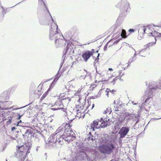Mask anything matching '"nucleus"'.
<instances>
[{
  "label": "nucleus",
  "instance_id": "nucleus-42",
  "mask_svg": "<svg viewBox=\"0 0 161 161\" xmlns=\"http://www.w3.org/2000/svg\"><path fill=\"white\" fill-rule=\"evenodd\" d=\"M12 117H10V118H9L8 120L7 121L6 124L7 125H9L11 123L12 120L13 119Z\"/></svg>",
  "mask_w": 161,
  "mask_h": 161
},
{
  "label": "nucleus",
  "instance_id": "nucleus-2",
  "mask_svg": "<svg viewBox=\"0 0 161 161\" xmlns=\"http://www.w3.org/2000/svg\"><path fill=\"white\" fill-rule=\"evenodd\" d=\"M130 4L126 0H122L121 3H119L116 6L120 9L121 14H120L117 21L120 22L123 20L127 12L130 10Z\"/></svg>",
  "mask_w": 161,
  "mask_h": 161
},
{
  "label": "nucleus",
  "instance_id": "nucleus-9",
  "mask_svg": "<svg viewBox=\"0 0 161 161\" xmlns=\"http://www.w3.org/2000/svg\"><path fill=\"white\" fill-rule=\"evenodd\" d=\"M68 52H69V53L70 55L72 54V55H73L72 54L74 53V50L71 44H70L69 43L67 42V45L63 53L62 58H64V56H65Z\"/></svg>",
  "mask_w": 161,
  "mask_h": 161
},
{
  "label": "nucleus",
  "instance_id": "nucleus-7",
  "mask_svg": "<svg viewBox=\"0 0 161 161\" xmlns=\"http://www.w3.org/2000/svg\"><path fill=\"white\" fill-rule=\"evenodd\" d=\"M9 92L8 91H4L0 95V103H2V105H5L6 100L9 99Z\"/></svg>",
  "mask_w": 161,
  "mask_h": 161
},
{
  "label": "nucleus",
  "instance_id": "nucleus-12",
  "mask_svg": "<svg viewBox=\"0 0 161 161\" xmlns=\"http://www.w3.org/2000/svg\"><path fill=\"white\" fill-rule=\"evenodd\" d=\"M148 36L152 39H156V38H159L161 41V33L158 32L155 30L148 33Z\"/></svg>",
  "mask_w": 161,
  "mask_h": 161
},
{
  "label": "nucleus",
  "instance_id": "nucleus-57",
  "mask_svg": "<svg viewBox=\"0 0 161 161\" xmlns=\"http://www.w3.org/2000/svg\"><path fill=\"white\" fill-rule=\"evenodd\" d=\"M16 87H17V86L16 85H14V86H13L12 87L11 91H12V90L14 91L16 89Z\"/></svg>",
  "mask_w": 161,
  "mask_h": 161
},
{
  "label": "nucleus",
  "instance_id": "nucleus-17",
  "mask_svg": "<svg viewBox=\"0 0 161 161\" xmlns=\"http://www.w3.org/2000/svg\"><path fill=\"white\" fill-rule=\"evenodd\" d=\"M17 153L19 154V155H21L22 156L24 154L25 150L26 149V147H25L24 145L17 146Z\"/></svg>",
  "mask_w": 161,
  "mask_h": 161
},
{
  "label": "nucleus",
  "instance_id": "nucleus-58",
  "mask_svg": "<svg viewBox=\"0 0 161 161\" xmlns=\"http://www.w3.org/2000/svg\"><path fill=\"white\" fill-rule=\"evenodd\" d=\"M10 113V115H12V114H13V115H14V113H13V112H10L9 111H8L7 112V114L8 115V114L9 115V113Z\"/></svg>",
  "mask_w": 161,
  "mask_h": 161
},
{
  "label": "nucleus",
  "instance_id": "nucleus-21",
  "mask_svg": "<svg viewBox=\"0 0 161 161\" xmlns=\"http://www.w3.org/2000/svg\"><path fill=\"white\" fill-rule=\"evenodd\" d=\"M71 31L69 30L67 31L65 33V36L67 40H68L69 41L71 39L72 37L73 36V34L71 33Z\"/></svg>",
  "mask_w": 161,
  "mask_h": 161
},
{
  "label": "nucleus",
  "instance_id": "nucleus-20",
  "mask_svg": "<svg viewBox=\"0 0 161 161\" xmlns=\"http://www.w3.org/2000/svg\"><path fill=\"white\" fill-rule=\"evenodd\" d=\"M57 134H55L51 135L49 138V142H53L55 143L57 142Z\"/></svg>",
  "mask_w": 161,
  "mask_h": 161
},
{
  "label": "nucleus",
  "instance_id": "nucleus-41",
  "mask_svg": "<svg viewBox=\"0 0 161 161\" xmlns=\"http://www.w3.org/2000/svg\"><path fill=\"white\" fill-rule=\"evenodd\" d=\"M69 132H70V133H71V135L72 136V138H76L74 132L71 129L70 130V131H69Z\"/></svg>",
  "mask_w": 161,
  "mask_h": 161
},
{
  "label": "nucleus",
  "instance_id": "nucleus-56",
  "mask_svg": "<svg viewBox=\"0 0 161 161\" xmlns=\"http://www.w3.org/2000/svg\"><path fill=\"white\" fill-rule=\"evenodd\" d=\"M128 31L130 33L133 32L135 31V29H130Z\"/></svg>",
  "mask_w": 161,
  "mask_h": 161
},
{
  "label": "nucleus",
  "instance_id": "nucleus-25",
  "mask_svg": "<svg viewBox=\"0 0 161 161\" xmlns=\"http://www.w3.org/2000/svg\"><path fill=\"white\" fill-rule=\"evenodd\" d=\"M63 125H64V132H69L70 130L71 129V126L69 125V123H66L64 125V124Z\"/></svg>",
  "mask_w": 161,
  "mask_h": 161
},
{
  "label": "nucleus",
  "instance_id": "nucleus-52",
  "mask_svg": "<svg viewBox=\"0 0 161 161\" xmlns=\"http://www.w3.org/2000/svg\"><path fill=\"white\" fill-rule=\"evenodd\" d=\"M1 7L2 9V10L3 14V15L4 14H5L6 13V12L5 11L4 8L3 7V6H2Z\"/></svg>",
  "mask_w": 161,
  "mask_h": 161
},
{
  "label": "nucleus",
  "instance_id": "nucleus-1",
  "mask_svg": "<svg viewBox=\"0 0 161 161\" xmlns=\"http://www.w3.org/2000/svg\"><path fill=\"white\" fill-rule=\"evenodd\" d=\"M52 28L50 30L49 38L51 40H54L55 44L57 45L58 47H60L66 45V43L68 42L69 41L64 37L59 32L56 31H54Z\"/></svg>",
  "mask_w": 161,
  "mask_h": 161
},
{
  "label": "nucleus",
  "instance_id": "nucleus-63",
  "mask_svg": "<svg viewBox=\"0 0 161 161\" xmlns=\"http://www.w3.org/2000/svg\"><path fill=\"white\" fill-rule=\"evenodd\" d=\"M52 79H53V78H50V79H48L47 80L44 81L43 82V84H44V83H45L47 81H49V80H52Z\"/></svg>",
  "mask_w": 161,
  "mask_h": 161
},
{
  "label": "nucleus",
  "instance_id": "nucleus-28",
  "mask_svg": "<svg viewBox=\"0 0 161 161\" xmlns=\"http://www.w3.org/2000/svg\"><path fill=\"white\" fill-rule=\"evenodd\" d=\"M98 121H97V120H94L91 124L90 126L96 127L97 129H99L100 128H98L99 125H98Z\"/></svg>",
  "mask_w": 161,
  "mask_h": 161
},
{
  "label": "nucleus",
  "instance_id": "nucleus-30",
  "mask_svg": "<svg viewBox=\"0 0 161 161\" xmlns=\"http://www.w3.org/2000/svg\"><path fill=\"white\" fill-rule=\"evenodd\" d=\"M24 114H21L20 113H17L14 114L16 117V119L18 120L20 119H21V117L23 116Z\"/></svg>",
  "mask_w": 161,
  "mask_h": 161
},
{
  "label": "nucleus",
  "instance_id": "nucleus-51",
  "mask_svg": "<svg viewBox=\"0 0 161 161\" xmlns=\"http://www.w3.org/2000/svg\"><path fill=\"white\" fill-rule=\"evenodd\" d=\"M97 120V121H98V122H102V121H103L104 120V118L103 119V118L101 117L100 119H98Z\"/></svg>",
  "mask_w": 161,
  "mask_h": 161
},
{
  "label": "nucleus",
  "instance_id": "nucleus-24",
  "mask_svg": "<svg viewBox=\"0 0 161 161\" xmlns=\"http://www.w3.org/2000/svg\"><path fill=\"white\" fill-rule=\"evenodd\" d=\"M33 133L32 130L30 129H28L26 130L24 134H22V136L23 138H24L30 134L31 135V136H32Z\"/></svg>",
  "mask_w": 161,
  "mask_h": 161
},
{
  "label": "nucleus",
  "instance_id": "nucleus-60",
  "mask_svg": "<svg viewBox=\"0 0 161 161\" xmlns=\"http://www.w3.org/2000/svg\"><path fill=\"white\" fill-rule=\"evenodd\" d=\"M91 129L92 130V131H94L95 130V129H96V127H92L91 126Z\"/></svg>",
  "mask_w": 161,
  "mask_h": 161
},
{
  "label": "nucleus",
  "instance_id": "nucleus-6",
  "mask_svg": "<svg viewBox=\"0 0 161 161\" xmlns=\"http://www.w3.org/2000/svg\"><path fill=\"white\" fill-rule=\"evenodd\" d=\"M39 21L41 25H47L49 24L50 20L45 14H42L38 16Z\"/></svg>",
  "mask_w": 161,
  "mask_h": 161
},
{
  "label": "nucleus",
  "instance_id": "nucleus-3",
  "mask_svg": "<svg viewBox=\"0 0 161 161\" xmlns=\"http://www.w3.org/2000/svg\"><path fill=\"white\" fill-rule=\"evenodd\" d=\"M116 148L115 145L112 143L103 144L100 147V153L104 155H109L112 153Z\"/></svg>",
  "mask_w": 161,
  "mask_h": 161
},
{
  "label": "nucleus",
  "instance_id": "nucleus-62",
  "mask_svg": "<svg viewBox=\"0 0 161 161\" xmlns=\"http://www.w3.org/2000/svg\"><path fill=\"white\" fill-rule=\"evenodd\" d=\"M6 145L3 146V149H2V151L3 152L4 150L6 148Z\"/></svg>",
  "mask_w": 161,
  "mask_h": 161
},
{
  "label": "nucleus",
  "instance_id": "nucleus-55",
  "mask_svg": "<svg viewBox=\"0 0 161 161\" xmlns=\"http://www.w3.org/2000/svg\"><path fill=\"white\" fill-rule=\"evenodd\" d=\"M92 54V56L93 54L95 53V50L94 49H92L91 51H90Z\"/></svg>",
  "mask_w": 161,
  "mask_h": 161
},
{
  "label": "nucleus",
  "instance_id": "nucleus-47",
  "mask_svg": "<svg viewBox=\"0 0 161 161\" xmlns=\"http://www.w3.org/2000/svg\"><path fill=\"white\" fill-rule=\"evenodd\" d=\"M12 102L10 101H6L5 102V105H4L6 106L7 105H10L12 103Z\"/></svg>",
  "mask_w": 161,
  "mask_h": 161
},
{
  "label": "nucleus",
  "instance_id": "nucleus-59",
  "mask_svg": "<svg viewBox=\"0 0 161 161\" xmlns=\"http://www.w3.org/2000/svg\"><path fill=\"white\" fill-rule=\"evenodd\" d=\"M89 99L88 98V100H87V101H88V106L86 108H88L89 107V106H90V105H91V102L89 101Z\"/></svg>",
  "mask_w": 161,
  "mask_h": 161
},
{
  "label": "nucleus",
  "instance_id": "nucleus-64",
  "mask_svg": "<svg viewBox=\"0 0 161 161\" xmlns=\"http://www.w3.org/2000/svg\"><path fill=\"white\" fill-rule=\"evenodd\" d=\"M57 81H55V80L54 81V79L53 80V82L51 83L52 84H53V85H54Z\"/></svg>",
  "mask_w": 161,
  "mask_h": 161
},
{
  "label": "nucleus",
  "instance_id": "nucleus-8",
  "mask_svg": "<svg viewBox=\"0 0 161 161\" xmlns=\"http://www.w3.org/2000/svg\"><path fill=\"white\" fill-rule=\"evenodd\" d=\"M130 127L123 126L119 130L118 133L121 138H124L130 130Z\"/></svg>",
  "mask_w": 161,
  "mask_h": 161
},
{
  "label": "nucleus",
  "instance_id": "nucleus-19",
  "mask_svg": "<svg viewBox=\"0 0 161 161\" xmlns=\"http://www.w3.org/2000/svg\"><path fill=\"white\" fill-rule=\"evenodd\" d=\"M31 147V144H30L29 147H26V149L25 150V151L23 155H22V157L23 158L24 161L25 159V158H26L27 155V154L30 153V149Z\"/></svg>",
  "mask_w": 161,
  "mask_h": 161
},
{
  "label": "nucleus",
  "instance_id": "nucleus-35",
  "mask_svg": "<svg viewBox=\"0 0 161 161\" xmlns=\"http://www.w3.org/2000/svg\"><path fill=\"white\" fill-rule=\"evenodd\" d=\"M69 30L71 31V33L72 34H73V36L75 34V33H76L77 31V29L76 28V27L75 26L72 27Z\"/></svg>",
  "mask_w": 161,
  "mask_h": 161
},
{
  "label": "nucleus",
  "instance_id": "nucleus-4",
  "mask_svg": "<svg viewBox=\"0 0 161 161\" xmlns=\"http://www.w3.org/2000/svg\"><path fill=\"white\" fill-rule=\"evenodd\" d=\"M154 82H151L149 84L148 89L145 92V96L147 97L144 101V103H146L148 102L153 96V93L156 92L157 88L155 87L156 86H158L157 84H154Z\"/></svg>",
  "mask_w": 161,
  "mask_h": 161
},
{
  "label": "nucleus",
  "instance_id": "nucleus-13",
  "mask_svg": "<svg viewBox=\"0 0 161 161\" xmlns=\"http://www.w3.org/2000/svg\"><path fill=\"white\" fill-rule=\"evenodd\" d=\"M110 119L108 118V116L104 118V120L102 121L101 124H100L99 125L98 128H105L108 126L110 125Z\"/></svg>",
  "mask_w": 161,
  "mask_h": 161
},
{
  "label": "nucleus",
  "instance_id": "nucleus-15",
  "mask_svg": "<svg viewBox=\"0 0 161 161\" xmlns=\"http://www.w3.org/2000/svg\"><path fill=\"white\" fill-rule=\"evenodd\" d=\"M85 158H83V160L84 161L86 159L87 161H96L97 160L96 157H94V156L91 154L87 155L86 154H85Z\"/></svg>",
  "mask_w": 161,
  "mask_h": 161
},
{
  "label": "nucleus",
  "instance_id": "nucleus-26",
  "mask_svg": "<svg viewBox=\"0 0 161 161\" xmlns=\"http://www.w3.org/2000/svg\"><path fill=\"white\" fill-rule=\"evenodd\" d=\"M86 138L89 141H93L95 139V137L92 135L91 132H89L88 134L86 135Z\"/></svg>",
  "mask_w": 161,
  "mask_h": 161
},
{
  "label": "nucleus",
  "instance_id": "nucleus-36",
  "mask_svg": "<svg viewBox=\"0 0 161 161\" xmlns=\"http://www.w3.org/2000/svg\"><path fill=\"white\" fill-rule=\"evenodd\" d=\"M50 92L49 90L47 91L41 97L40 100L41 101L44 98L46 97V96L48 94L49 92Z\"/></svg>",
  "mask_w": 161,
  "mask_h": 161
},
{
  "label": "nucleus",
  "instance_id": "nucleus-38",
  "mask_svg": "<svg viewBox=\"0 0 161 161\" xmlns=\"http://www.w3.org/2000/svg\"><path fill=\"white\" fill-rule=\"evenodd\" d=\"M113 40H114V39H111L110 40H109L106 43V44L105 45V46L104 47V48H103L104 51H106L107 50V48L108 46V43H109L111 42Z\"/></svg>",
  "mask_w": 161,
  "mask_h": 161
},
{
  "label": "nucleus",
  "instance_id": "nucleus-44",
  "mask_svg": "<svg viewBox=\"0 0 161 161\" xmlns=\"http://www.w3.org/2000/svg\"><path fill=\"white\" fill-rule=\"evenodd\" d=\"M61 75H60L59 76L56 75H55L54 76V81L55 80V81H57L58 80L59 78L60 77Z\"/></svg>",
  "mask_w": 161,
  "mask_h": 161
},
{
  "label": "nucleus",
  "instance_id": "nucleus-48",
  "mask_svg": "<svg viewBox=\"0 0 161 161\" xmlns=\"http://www.w3.org/2000/svg\"><path fill=\"white\" fill-rule=\"evenodd\" d=\"M97 95L95 96H90L88 97V98L89 99H96V98H97Z\"/></svg>",
  "mask_w": 161,
  "mask_h": 161
},
{
  "label": "nucleus",
  "instance_id": "nucleus-45",
  "mask_svg": "<svg viewBox=\"0 0 161 161\" xmlns=\"http://www.w3.org/2000/svg\"><path fill=\"white\" fill-rule=\"evenodd\" d=\"M106 91H108V92H110L113 94L115 92V91L113 89L112 90H111L109 88H107L106 89Z\"/></svg>",
  "mask_w": 161,
  "mask_h": 161
},
{
  "label": "nucleus",
  "instance_id": "nucleus-22",
  "mask_svg": "<svg viewBox=\"0 0 161 161\" xmlns=\"http://www.w3.org/2000/svg\"><path fill=\"white\" fill-rule=\"evenodd\" d=\"M152 26L155 27H157L160 28H161V23H160L158 25H155L154 24H152L151 25H147L146 26V28H147L146 31H147V32L148 30H150L151 31H152V29H154L151 27V26Z\"/></svg>",
  "mask_w": 161,
  "mask_h": 161
},
{
  "label": "nucleus",
  "instance_id": "nucleus-40",
  "mask_svg": "<svg viewBox=\"0 0 161 161\" xmlns=\"http://www.w3.org/2000/svg\"><path fill=\"white\" fill-rule=\"evenodd\" d=\"M42 2L45 8L46 9H47V8H48L46 4L45 3L44 1L43 0H38V3H40Z\"/></svg>",
  "mask_w": 161,
  "mask_h": 161
},
{
  "label": "nucleus",
  "instance_id": "nucleus-31",
  "mask_svg": "<svg viewBox=\"0 0 161 161\" xmlns=\"http://www.w3.org/2000/svg\"><path fill=\"white\" fill-rule=\"evenodd\" d=\"M119 34L117 35V36H118V35H119V36L117 37H116V38H118L119 36H120V34L122 33L124 35V36L125 37H126V38L127 37V36L126 35V31H125V30H121V29H120L119 30Z\"/></svg>",
  "mask_w": 161,
  "mask_h": 161
},
{
  "label": "nucleus",
  "instance_id": "nucleus-11",
  "mask_svg": "<svg viewBox=\"0 0 161 161\" xmlns=\"http://www.w3.org/2000/svg\"><path fill=\"white\" fill-rule=\"evenodd\" d=\"M57 142L60 144H62L64 143V140L65 142H69L70 141H72L73 140H71V139L68 138L66 139L65 137L63 136V134L61 136L58 135H57Z\"/></svg>",
  "mask_w": 161,
  "mask_h": 161
},
{
  "label": "nucleus",
  "instance_id": "nucleus-33",
  "mask_svg": "<svg viewBox=\"0 0 161 161\" xmlns=\"http://www.w3.org/2000/svg\"><path fill=\"white\" fill-rule=\"evenodd\" d=\"M142 126V124L141 123H139L138 125H137V124L135 126H134V125L132 126V128H133L135 130H137L138 129L140 128H141V127Z\"/></svg>",
  "mask_w": 161,
  "mask_h": 161
},
{
  "label": "nucleus",
  "instance_id": "nucleus-16",
  "mask_svg": "<svg viewBox=\"0 0 161 161\" xmlns=\"http://www.w3.org/2000/svg\"><path fill=\"white\" fill-rule=\"evenodd\" d=\"M46 10H47V13L48 14L50 17H49L48 19H51L53 22L54 23V24L56 26V29H53V28L52 27L51 28H50V30L52 28V30H53V31H57V32H59V30H58V26L56 23L55 22L54 20L53 19L52 16H51V14H50V12H49V11L48 8H47V9H46Z\"/></svg>",
  "mask_w": 161,
  "mask_h": 161
},
{
  "label": "nucleus",
  "instance_id": "nucleus-39",
  "mask_svg": "<svg viewBox=\"0 0 161 161\" xmlns=\"http://www.w3.org/2000/svg\"><path fill=\"white\" fill-rule=\"evenodd\" d=\"M18 121L16 122V123L12 124V125H15L17 127L20 126L21 125L19 124L22 122V120L20 119Z\"/></svg>",
  "mask_w": 161,
  "mask_h": 161
},
{
  "label": "nucleus",
  "instance_id": "nucleus-61",
  "mask_svg": "<svg viewBox=\"0 0 161 161\" xmlns=\"http://www.w3.org/2000/svg\"><path fill=\"white\" fill-rule=\"evenodd\" d=\"M100 53H98L97 56V62H98L99 61V57L100 56Z\"/></svg>",
  "mask_w": 161,
  "mask_h": 161
},
{
  "label": "nucleus",
  "instance_id": "nucleus-46",
  "mask_svg": "<svg viewBox=\"0 0 161 161\" xmlns=\"http://www.w3.org/2000/svg\"><path fill=\"white\" fill-rule=\"evenodd\" d=\"M65 56H64V57L63 58H64V59H63V61H62V62L61 63V64H60V68H59V70H60L61 68H62V67L63 65V64H64V59H65Z\"/></svg>",
  "mask_w": 161,
  "mask_h": 161
},
{
  "label": "nucleus",
  "instance_id": "nucleus-49",
  "mask_svg": "<svg viewBox=\"0 0 161 161\" xmlns=\"http://www.w3.org/2000/svg\"><path fill=\"white\" fill-rule=\"evenodd\" d=\"M119 77L118 76H117L115 77L114 78L113 80V82H114V83L113 84V85H114L115 84L116 81L119 79Z\"/></svg>",
  "mask_w": 161,
  "mask_h": 161
},
{
  "label": "nucleus",
  "instance_id": "nucleus-14",
  "mask_svg": "<svg viewBox=\"0 0 161 161\" xmlns=\"http://www.w3.org/2000/svg\"><path fill=\"white\" fill-rule=\"evenodd\" d=\"M92 56L89 50L85 51L82 54V57L85 62H86Z\"/></svg>",
  "mask_w": 161,
  "mask_h": 161
},
{
  "label": "nucleus",
  "instance_id": "nucleus-23",
  "mask_svg": "<svg viewBox=\"0 0 161 161\" xmlns=\"http://www.w3.org/2000/svg\"><path fill=\"white\" fill-rule=\"evenodd\" d=\"M125 117H120L118 121L116 123V125L118 126H120L122 123H124L125 120Z\"/></svg>",
  "mask_w": 161,
  "mask_h": 161
},
{
  "label": "nucleus",
  "instance_id": "nucleus-10",
  "mask_svg": "<svg viewBox=\"0 0 161 161\" xmlns=\"http://www.w3.org/2000/svg\"><path fill=\"white\" fill-rule=\"evenodd\" d=\"M147 30L146 26L144 25L141 27L138 30V38L139 40H141L142 39L144 36L145 33H147L146 31Z\"/></svg>",
  "mask_w": 161,
  "mask_h": 161
},
{
  "label": "nucleus",
  "instance_id": "nucleus-29",
  "mask_svg": "<svg viewBox=\"0 0 161 161\" xmlns=\"http://www.w3.org/2000/svg\"><path fill=\"white\" fill-rule=\"evenodd\" d=\"M63 136H64V137H65L66 139L69 138L71 139V140H72V136L70 132H64L63 133Z\"/></svg>",
  "mask_w": 161,
  "mask_h": 161
},
{
  "label": "nucleus",
  "instance_id": "nucleus-27",
  "mask_svg": "<svg viewBox=\"0 0 161 161\" xmlns=\"http://www.w3.org/2000/svg\"><path fill=\"white\" fill-rule=\"evenodd\" d=\"M120 35V36H121V38H119V39L116 40V41H115L112 44H111L109 45V47H110L111 46H112L113 45H115V44H117V43H118L119 42V41L120 40H121L123 38H126V37H125L124 36V35L122 33H121Z\"/></svg>",
  "mask_w": 161,
  "mask_h": 161
},
{
  "label": "nucleus",
  "instance_id": "nucleus-54",
  "mask_svg": "<svg viewBox=\"0 0 161 161\" xmlns=\"http://www.w3.org/2000/svg\"><path fill=\"white\" fill-rule=\"evenodd\" d=\"M97 59H95V60L93 62V65L95 67V68L96 69V70L97 71V67L96 66H95V64H96V63L97 62Z\"/></svg>",
  "mask_w": 161,
  "mask_h": 161
},
{
  "label": "nucleus",
  "instance_id": "nucleus-53",
  "mask_svg": "<svg viewBox=\"0 0 161 161\" xmlns=\"http://www.w3.org/2000/svg\"><path fill=\"white\" fill-rule=\"evenodd\" d=\"M97 86V85H95V84H92L91 86H90V87H92V86H93L92 88V90H93V89H94V88L96 86Z\"/></svg>",
  "mask_w": 161,
  "mask_h": 161
},
{
  "label": "nucleus",
  "instance_id": "nucleus-5",
  "mask_svg": "<svg viewBox=\"0 0 161 161\" xmlns=\"http://www.w3.org/2000/svg\"><path fill=\"white\" fill-rule=\"evenodd\" d=\"M154 82H151L149 84L148 89L145 92V96L147 97L144 101V103H146L148 102L153 96V93L156 92L157 88L155 87L156 86H158L157 84H154Z\"/></svg>",
  "mask_w": 161,
  "mask_h": 161
},
{
  "label": "nucleus",
  "instance_id": "nucleus-32",
  "mask_svg": "<svg viewBox=\"0 0 161 161\" xmlns=\"http://www.w3.org/2000/svg\"><path fill=\"white\" fill-rule=\"evenodd\" d=\"M154 42H149L146 45V47L145 48H147V47H150L152 46L153 45L156 44L157 39H154Z\"/></svg>",
  "mask_w": 161,
  "mask_h": 161
},
{
  "label": "nucleus",
  "instance_id": "nucleus-43",
  "mask_svg": "<svg viewBox=\"0 0 161 161\" xmlns=\"http://www.w3.org/2000/svg\"><path fill=\"white\" fill-rule=\"evenodd\" d=\"M13 125H12V126L11 128V130L12 131H14L15 130H17V127H17L15 125H14L15 126H12Z\"/></svg>",
  "mask_w": 161,
  "mask_h": 161
},
{
  "label": "nucleus",
  "instance_id": "nucleus-18",
  "mask_svg": "<svg viewBox=\"0 0 161 161\" xmlns=\"http://www.w3.org/2000/svg\"><path fill=\"white\" fill-rule=\"evenodd\" d=\"M134 118H133V121H136V122L134 124V126H135L136 125L138 124L140 121V117L141 115L140 114L138 113L137 114H134Z\"/></svg>",
  "mask_w": 161,
  "mask_h": 161
},
{
  "label": "nucleus",
  "instance_id": "nucleus-34",
  "mask_svg": "<svg viewBox=\"0 0 161 161\" xmlns=\"http://www.w3.org/2000/svg\"><path fill=\"white\" fill-rule=\"evenodd\" d=\"M111 108L110 107H108L106 108V110H104L103 112L104 114H106L108 113H109V114H110L112 112Z\"/></svg>",
  "mask_w": 161,
  "mask_h": 161
},
{
  "label": "nucleus",
  "instance_id": "nucleus-50",
  "mask_svg": "<svg viewBox=\"0 0 161 161\" xmlns=\"http://www.w3.org/2000/svg\"><path fill=\"white\" fill-rule=\"evenodd\" d=\"M54 85H53V84H52V83H51L49 86V87L48 89L47 90H49V91H50L51 90V89L52 88H53V86Z\"/></svg>",
  "mask_w": 161,
  "mask_h": 161
},
{
  "label": "nucleus",
  "instance_id": "nucleus-37",
  "mask_svg": "<svg viewBox=\"0 0 161 161\" xmlns=\"http://www.w3.org/2000/svg\"><path fill=\"white\" fill-rule=\"evenodd\" d=\"M64 128V125H62L61 126L59 127L56 130V134H57L58 133H59L62 131L63 130Z\"/></svg>",
  "mask_w": 161,
  "mask_h": 161
}]
</instances>
